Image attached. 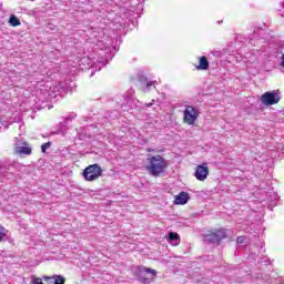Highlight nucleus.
<instances>
[{"instance_id": "1", "label": "nucleus", "mask_w": 284, "mask_h": 284, "mask_svg": "<svg viewBox=\"0 0 284 284\" xmlns=\"http://www.w3.org/2000/svg\"><path fill=\"white\" fill-rule=\"evenodd\" d=\"M99 52H98V58H92L93 62L91 63L92 72L91 77H94V70L95 72L101 71V68H104V65H108L112 59H114V53L116 52V47H110V45H104L102 41H98L95 44Z\"/></svg>"}, {"instance_id": "2", "label": "nucleus", "mask_w": 284, "mask_h": 284, "mask_svg": "<svg viewBox=\"0 0 284 284\" xmlns=\"http://www.w3.org/2000/svg\"><path fill=\"white\" fill-rule=\"evenodd\" d=\"M146 172L151 176L159 178L168 170L170 163L161 155H149L146 159Z\"/></svg>"}, {"instance_id": "3", "label": "nucleus", "mask_w": 284, "mask_h": 284, "mask_svg": "<svg viewBox=\"0 0 284 284\" xmlns=\"http://www.w3.org/2000/svg\"><path fill=\"white\" fill-rule=\"evenodd\" d=\"M103 169L99 164H91L83 170L82 176L84 181H97L102 176Z\"/></svg>"}, {"instance_id": "4", "label": "nucleus", "mask_w": 284, "mask_h": 284, "mask_svg": "<svg viewBox=\"0 0 284 284\" xmlns=\"http://www.w3.org/2000/svg\"><path fill=\"white\" fill-rule=\"evenodd\" d=\"M152 105H154V100H152V102L150 103L143 104V102L139 100H134L130 97H124V103L121 104V108H123L124 110H134L136 108L139 109L152 108Z\"/></svg>"}, {"instance_id": "5", "label": "nucleus", "mask_w": 284, "mask_h": 284, "mask_svg": "<svg viewBox=\"0 0 284 284\" xmlns=\"http://www.w3.org/2000/svg\"><path fill=\"white\" fill-rule=\"evenodd\" d=\"M227 234L225 233V230L220 229L213 233L206 234L204 236V243L207 245H220L221 241L225 239Z\"/></svg>"}, {"instance_id": "6", "label": "nucleus", "mask_w": 284, "mask_h": 284, "mask_svg": "<svg viewBox=\"0 0 284 284\" xmlns=\"http://www.w3.org/2000/svg\"><path fill=\"white\" fill-rule=\"evenodd\" d=\"M278 101H281V92L278 91L265 92L261 97V102L263 105H276Z\"/></svg>"}, {"instance_id": "7", "label": "nucleus", "mask_w": 284, "mask_h": 284, "mask_svg": "<svg viewBox=\"0 0 284 284\" xmlns=\"http://www.w3.org/2000/svg\"><path fill=\"white\" fill-rule=\"evenodd\" d=\"M199 119V110L192 105H187L184 110V123L187 125H194Z\"/></svg>"}, {"instance_id": "8", "label": "nucleus", "mask_w": 284, "mask_h": 284, "mask_svg": "<svg viewBox=\"0 0 284 284\" xmlns=\"http://www.w3.org/2000/svg\"><path fill=\"white\" fill-rule=\"evenodd\" d=\"M16 154L19 156H30L32 154V146L27 141L17 140L14 146Z\"/></svg>"}, {"instance_id": "9", "label": "nucleus", "mask_w": 284, "mask_h": 284, "mask_svg": "<svg viewBox=\"0 0 284 284\" xmlns=\"http://www.w3.org/2000/svg\"><path fill=\"white\" fill-rule=\"evenodd\" d=\"M194 176L197 181H205L210 176V168L207 163H203L196 166Z\"/></svg>"}, {"instance_id": "10", "label": "nucleus", "mask_w": 284, "mask_h": 284, "mask_svg": "<svg viewBox=\"0 0 284 284\" xmlns=\"http://www.w3.org/2000/svg\"><path fill=\"white\" fill-rule=\"evenodd\" d=\"M138 81L140 83V90L142 92H150V90H152V88H156V81H149L148 77L141 74L138 77Z\"/></svg>"}, {"instance_id": "11", "label": "nucleus", "mask_w": 284, "mask_h": 284, "mask_svg": "<svg viewBox=\"0 0 284 284\" xmlns=\"http://www.w3.org/2000/svg\"><path fill=\"white\" fill-rule=\"evenodd\" d=\"M136 273L139 278H141L142 283H150V278L144 277L145 274H152V276H156V271L148 268L145 266H139Z\"/></svg>"}, {"instance_id": "12", "label": "nucleus", "mask_w": 284, "mask_h": 284, "mask_svg": "<svg viewBox=\"0 0 284 284\" xmlns=\"http://www.w3.org/2000/svg\"><path fill=\"white\" fill-rule=\"evenodd\" d=\"M42 278L48 284H65V277L61 275H53V276L44 275Z\"/></svg>"}, {"instance_id": "13", "label": "nucleus", "mask_w": 284, "mask_h": 284, "mask_svg": "<svg viewBox=\"0 0 284 284\" xmlns=\"http://www.w3.org/2000/svg\"><path fill=\"white\" fill-rule=\"evenodd\" d=\"M190 201V193L181 192L179 195L175 196V205H185Z\"/></svg>"}, {"instance_id": "14", "label": "nucleus", "mask_w": 284, "mask_h": 284, "mask_svg": "<svg viewBox=\"0 0 284 284\" xmlns=\"http://www.w3.org/2000/svg\"><path fill=\"white\" fill-rule=\"evenodd\" d=\"M168 242L176 247L181 243V236H179V233L176 232H169V239Z\"/></svg>"}, {"instance_id": "15", "label": "nucleus", "mask_w": 284, "mask_h": 284, "mask_svg": "<svg viewBox=\"0 0 284 284\" xmlns=\"http://www.w3.org/2000/svg\"><path fill=\"white\" fill-rule=\"evenodd\" d=\"M195 68L196 70H210V61H207V57H200L199 65H196Z\"/></svg>"}, {"instance_id": "16", "label": "nucleus", "mask_w": 284, "mask_h": 284, "mask_svg": "<svg viewBox=\"0 0 284 284\" xmlns=\"http://www.w3.org/2000/svg\"><path fill=\"white\" fill-rule=\"evenodd\" d=\"M277 199L278 194H276L275 192L271 191L266 193V201H268V203H272V205L276 203Z\"/></svg>"}, {"instance_id": "17", "label": "nucleus", "mask_w": 284, "mask_h": 284, "mask_svg": "<svg viewBox=\"0 0 284 284\" xmlns=\"http://www.w3.org/2000/svg\"><path fill=\"white\" fill-rule=\"evenodd\" d=\"M275 276H276L275 274L270 275V273L261 274V278H262V281H265V283H272V281H274Z\"/></svg>"}, {"instance_id": "18", "label": "nucleus", "mask_w": 284, "mask_h": 284, "mask_svg": "<svg viewBox=\"0 0 284 284\" xmlns=\"http://www.w3.org/2000/svg\"><path fill=\"white\" fill-rule=\"evenodd\" d=\"M9 23L10 26H12L13 28H17V26H21V20H19V18H17V16L12 14L9 18Z\"/></svg>"}, {"instance_id": "19", "label": "nucleus", "mask_w": 284, "mask_h": 284, "mask_svg": "<svg viewBox=\"0 0 284 284\" xmlns=\"http://www.w3.org/2000/svg\"><path fill=\"white\" fill-rule=\"evenodd\" d=\"M8 234H9L8 229L0 225V243H2V241H6L8 239Z\"/></svg>"}, {"instance_id": "20", "label": "nucleus", "mask_w": 284, "mask_h": 284, "mask_svg": "<svg viewBox=\"0 0 284 284\" xmlns=\"http://www.w3.org/2000/svg\"><path fill=\"white\" fill-rule=\"evenodd\" d=\"M68 124L60 123L59 130L53 131V134H62L65 135V132L68 131Z\"/></svg>"}, {"instance_id": "21", "label": "nucleus", "mask_w": 284, "mask_h": 284, "mask_svg": "<svg viewBox=\"0 0 284 284\" xmlns=\"http://www.w3.org/2000/svg\"><path fill=\"white\" fill-rule=\"evenodd\" d=\"M12 176V173H6L3 169L0 168V181L3 183V179H10Z\"/></svg>"}, {"instance_id": "22", "label": "nucleus", "mask_w": 284, "mask_h": 284, "mask_svg": "<svg viewBox=\"0 0 284 284\" xmlns=\"http://www.w3.org/2000/svg\"><path fill=\"white\" fill-rule=\"evenodd\" d=\"M74 119H77V114L74 113L69 114L67 118H64V121H63L64 125H69L70 121H74Z\"/></svg>"}, {"instance_id": "23", "label": "nucleus", "mask_w": 284, "mask_h": 284, "mask_svg": "<svg viewBox=\"0 0 284 284\" xmlns=\"http://www.w3.org/2000/svg\"><path fill=\"white\" fill-rule=\"evenodd\" d=\"M51 145H52V142H47V143L42 144V145H41V152H42L43 154H45V152H47L48 150H50Z\"/></svg>"}, {"instance_id": "24", "label": "nucleus", "mask_w": 284, "mask_h": 284, "mask_svg": "<svg viewBox=\"0 0 284 284\" xmlns=\"http://www.w3.org/2000/svg\"><path fill=\"white\" fill-rule=\"evenodd\" d=\"M236 243H239L240 245H243V243H245V236H239L236 239Z\"/></svg>"}, {"instance_id": "25", "label": "nucleus", "mask_w": 284, "mask_h": 284, "mask_svg": "<svg viewBox=\"0 0 284 284\" xmlns=\"http://www.w3.org/2000/svg\"><path fill=\"white\" fill-rule=\"evenodd\" d=\"M280 65H281L282 68H284V53L282 54Z\"/></svg>"}, {"instance_id": "26", "label": "nucleus", "mask_w": 284, "mask_h": 284, "mask_svg": "<svg viewBox=\"0 0 284 284\" xmlns=\"http://www.w3.org/2000/svg\"><path fill=\"white\" fill-rule=\"evenodd\" d=\"M59 88H63L61 83H58V87H55V88L53 89V92H57V90H59Z\"/></svg>"}, {"instance_id": "27", "label": "nucleus", "mask_w": 284, "mask_h": 284, "mask_svg": "<svg viewBox=\"0 0 284 284\" xmlns=\"http://www.w3.org/2000/svg\"><path fill=\"white\" fill-rule=\"evenodd\" d=\"M29 1H34V0H29Z\"/></svg>"}]
</instances>
